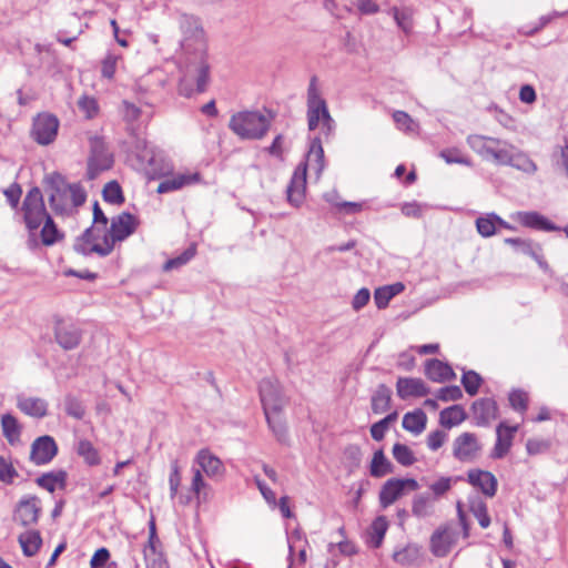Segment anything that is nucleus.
<instances>
[{
    "mask_svg": "<svg viewBox=\"0 0 568 568\" xmlns=\"http://www.w3.org/2000/svg\"><path fill=\"white\" fill-rule=\"evenodd\" d=\"M175 20L182 34L181 45L185 47L190 40H194L197 44V52L187 59L185 73L180 82V93L190 97L194 91L201 93L206 90L210 80V63L203 29L197 19L186 13H179Z\"/></svg>",
    "mask_w": 568,
    "mask_h": 568,
    "instance_id": "nucleus-1",
    "label": "nucleus"
},
{
    "mask_svg": "<svg viewBox=\"0 0 568 568\" xmlns=\"http://www.w3.org/2000/svg\"><path fill=\"white\" fill-rule=\"evenodd\" d=\"M139 225L138 219L126 212L111 219L110 229L100 232L98 229H88L74 243L77 252L84 255L97 253L100 256L109 255L118 242H122L133 234Z\"/></svg>",
    "mask_w": 568,
    "mask_h": 568,
    "instance_id": "nucleus-2",
    "label": "nucleus"
},
{
    "mask_svg": "<svg viewBox=\"0 0 568 568\" xmlns=\"http://www.w3.org/2000/svg\"><path fill=\"white\" fill-rule=\"evenodd\" d=\"M467 144L484 160L493 161L498 165H506L510 162L514 145L505 140L471 134L467 138Z\"/></svg>",
    "mask_w": 568,
    "mask_h": 568,
    "instance_id": "nucleus-3",
    "label": "nucleus"
},
{
    "mask_svg": "<svg viewBox=\"0 0 568 568\" xmlns=\"http://www.w3.org/2000/svg\"><path fill=\"white\" fill-rule=\"evenodd\" d=\"M229 128L243 140H258L268 131L270 120L257 111H241L231 116Z\"/></svg>",
    "mask_w": 568,
    "mask_h": 568,
    "instance_id": "nucleus-4",
    "label": "nucleus"
},
{
    "mask_svg": "<svg viewBox=\"0 0 568 568\" xmlns=\"http://www.w3.org/2000/svg\"><path fill=\"white\" fill-rule=\"evenodd\" d=\"M87 195L79 184L61 183L49 195L50 206L58 215H71L85 202Z\"/></svg>",
    "mask_w": 568,
    "mask_h": 568,
    "instance_id": "nucleus-5",
    "label": "nucleus"
},
{
    "mask_svg": "<svg viewBox=\"0 0 568 568\" xmlns=\"http://www.w3.org/2000/svg\"><path fill=\"white\" fill-rule=\"evenodd\" d=\"M307 121L311 131L315 130L320 122H323L327 133H331L334 129V120L328 112L325 100L322 98L316 78L311 79L307 89Z\"/></svg>",
    "mask_w": 568,
    "mask_h": 568,
    "instance_id": "nucleus-6",
    "label": "nucleus"
},
{
    "mask_svg": "<svg viewBox=\"0 0 568 568\" xmlns=\"http://www.w3.org/2000/svg\"><path fill=\"white\" fill-rule=\"evenodd\" d=\"M21 214L26 227L31 234L50 216L39 187H32L26 194L21 206Z\"/></svg>",
    "mask_w": 568,
    "mask_h": 568,
    "instance_id": "nucleus-7",
    "label": "nucleus"
},
{
    "mask_svg": "<svg viewBox=\"0 0 568 568\" xmlns=\"http://www.w3.org/2000/svg\"><path fill=\"white\" fill-rule=\"evenodd\" d=\"M484 445L475 433L464 432L452 444V454L460 463H474L483 454Z\"/></svg>",
    "mask_w": 568,
    "mask_h": 568,
    "instance_id": "nucleus-8",
    "label": "nucleus"
},
{
    "mask_svg": "<svg viewBox=\"0 0 568 568\" xmlns=\"http://www.w3.org/2000/svg\"><path fill=\"white\" fill-rule=\"evenodd\" d=\"M113 159L108 152L104 141L100 136L90 138V156L88 161V176L95 179L102 171L112 166Z\"/></svg>",
    "mask_w": 568,
    "mask_h": 568,
    "instance_id": "nucleus-9",
    "label": "nucleus"
},
{
    "mask_svg": "<svg viewBox=\"0 0 568 568\" xmlns=\"http://www.w3.org/2000/svg\"><path fill=\"white\" fill-rule=\"evenodd\" d=\"M260 397L264 414L282 412L286 404L281 385L272 378L261 381Z\"/></svg>",
    "mask_w": 568,
    "mask_h": 568,
    "instance_id": "nucleus-10",
    "label": "nucleus"
},
{
    "mask_svg": "<svg viewBox=\"0 0 568 568\" xmlns=\"http://www.w3.org/2000/svg\"><path fill=\"white\" fill-rule=\"evenodd\" d=\"M58 129L59 120L57 116L50 113H41L33 121L32 136L39 144L48 145L55 140Z\"/></svg>",
    "mask_w": 568,
    "mask_h": 568,
    "instance_id": "nucleus-11",
    "label": "nucleus"
},
{
    "mask_svg": "<svg viewBox=\"0 0 568 568\" xmlns=\"http://www.w3.org/2000/svg\"><path fill=\"white\" fill-rule=\"evenodd\" d=\"M417 488L418 483L412 478L388 479L381 489L379 503L384 508H386L394 504L398 498H400L404 495L405 490H416Z\"/></svg>",
    "mask_w": 568,
    "mask_h": 568,
    "instance_id": "nucleus-12",
    "label": "nucleus"
},
{
    "mask_svg": "<svg viewBox=\"0 0 568 568\" xmlns=\"http://www.w3.org/2000/svg\"><path fill=\"white\" fill-rule=\"evenodd\" d=\"M54 338L60 347L71 351L80 345L82 332L71 322L58 320L54 325Z\"/></svg>",
    "mask_w": 568,
    "mask_h": 568,
    "instance_id": "nucleus-13",
    "label": "nucleus"
},
{
    "mask_svg": "<svg viewBox=\"0 0 568 568\" xmlns=\"http://www.w3.org/2000/svg\"><path fill=\"white\" fill-rule=\"evenodd\" d=\"M467 483L487 498H493L498 489L496 476L480 468H473L467 471Z\"/></svg>",
    "mask_w": 568,
    "mask_h": 568,
    "instance_id": "nucleus-14",
    "label": "nucleus"
},
{
    "mask_svg": "<svg viewBox=\"0 0 568 568\" xmlns=\"http://www.w3.org/2000/svg\"><path fill=\"white\" fill-rule=\"evenodd\" d=\"M518 430V425L509 426L505 422H501L496 428V443L491 450L490 457L494 459L504 458L513 446V440L516 432Z\"/></svg>",
    "mask_w": 568,
    "mask_h": 568,
    "instance_id": "nucleus-15",
    "label": "nucleus"
},
{
    "mask_svg": "<svg viewBox=\"0 0 568 568\" xmlns=\"http://www.w3.org/2000/svg\"><path fill=\"white\" fill-rule=\"evenodd\" d=\"M459 532L450 527L435 531L430 539L432 552L437 557L446 556L458 540Z\"/></svg>",
    "mask_w": 568,
    "mask_h": 568,
    "instance_id": "nucleus-16",
    "label": "nucleus"
},
{
    "mask_svg": "<svg viewBox=\"0 0 568 568\" xmlns=\"http://www.w3.org/2000/svg\"><path fill=\"white\" fill-rule=\"evenodd\" d=\"M201 181V175L196 171H184L175 173L164 179L158 185V193H168L181 190L185 186L197 184Z\"/></svg>",
    "mask_w": 568,
    "mask_h": 568,
    "instance_id": "nucleus-17",
    "label": "nucleus"
},
{
    "mask_svg": "<svg viewBox=\"0 0 568 568\" xmlns=\"http://www.w3.org/2000/svg\"><path fill=\"white\" fill-rule=\"evenodd\" d=\"M305 191H306V166L305 165H297L295 169L291 182L287 186L286 193H287V201L298 207L304 199H305Z\"/></svg>",
    "mask_w": 568,
    "mask_h": 568,
    "instance_id": "nucleus-18",
    "label": "nucleus"
},
{
    "mask_svg": "<svg viewBox=\"0 0 568 568\" xmlns=\"http://www.w3.org/2000/svg\"><path fill=\"white\" fill-rule=\"evenodd\" d=\"M58 452L54 439L50 436L37 438L31 446V460L37 465L49 463Z\"/></svg>",
    "mask_w": 568,
    "mask_h": 568,
    "instance_id": "nucleus-19",
    "label": "nucleus"
},
{
    "mask_svg": "<svg viewBox=\"0 0 568 568\" xmlns=\"http://www.w3.org/2000/svg\"><path fill=\"white\" fill-rule=\"evenodd\" d=\"M17 407L26 415L33 418H43L48 415V402L36 396L19 394L16 397Z\"/></svg>",
    "mask_w": 568,
    "mask_h": 568,
    "instance_id": "nucleus-20",
    "label": "nucleus"
},
{
    "mask_svg": "<svg viewBox=\"0 0 568 568\" xmlns=\"http://www.w3.org/2000/svg\"><path fill=\"white\" fill-rule=\"evenodd\" d=\"M471 408L478 426H487L498 416L497 403L491 398H480L473 404Z\"/></svg>",
    "mask_w": 568,
    "mask_h": 568,
    "instance_id": "nucleus-21",
    "label": "nucleus"
},
{
    "mask_svg": "<svg viewBox=\"0 0 568 568\" xmlns=\"http://www.w3.org/2000/svg\"><path fill=\"white\" fill-rule=\"evenodd\" d=\"M40 501L37 497H30L19 503L16 513L14 520L22 526H29L36 524L40 514Z\"/></svg>",
    "mask_w": 568,
    "mask_h": 568,
    "instance_id": "nucleus-22",
    "label": "nucleus"
},
{
    "mask_svg": "<svg viewBox=\"0 0 568 568\" xmlns=\"http://www.w3.org/2000/svg\"><path fill=\"white\" fill-rule=\"evenodd\" d=\"M397 395L402 399L422 397L429 393L428 387L420 378L400 377L396 383Z\"/></svg>",
    "mask_w": 568,
    "mask_h": 568,
    "instance_id": "nucleus-23",
    "label": "nucleus"
},
{
    "mask_svg": "<svg viewBox=\"0 0 568 568\" xmlns=\"http://www.w3.org/2000/svg\"><path fill=\"white\" fill-rule=\"evenodd\" d=\"M200 466V470L204 471L211 478L221 477L224 474V466L219 457L213 455L209 449H201L195 458Z\"/></svg>",
    "mask_w": 568,
    "mask_h": 568,
    "instance_id": "nucleus-24",
    "label": "nucleus"
},
{
    "mask_svg": "<svg viewBox=\"0 0 568 568\" xmlns=\"http://www.w3.org/2000/svg\"><path fill=\"white\" fill-rule=\"evenodd\" d=\"M298 165H305L306 171L311 170L314 171L316 175V180L320 179L325 163H324V150L322 148V144L320 140H314L311 144L310 151L306 156V161L300 163Z\"/></svg>",
    "mask_w": 568,
    "mask_h": 568,
    "instance_id": "nucleus-25",
    "label": "nucleus"
},
{
    "mask_svg": "<svg viewBox=\"0 0 568 568\" xmlns=\"http://www.w3.org/2000/svg\"><path fill=\"white\" fill-rule=\"evenodd\" d=\"M516 221L521 225L542 230V231H557L559 230L556 225L549 222L545 216L537 212H518L516 214Z\"/></svg>",
    "mask_w": 568,
    "mask_h": 568,
    "instance_id": "nucleus-26",
    "label": "nucleus"
},
{
    "mask_svg": "<svg viewBox=\"0 0 568 568\" xmlns=\"http://www.w3.org/2000/svg\"><path fill=\"white\" fill-rule=\"evenodd\" d=\"M425 373L434 382H446L456 377L453 368L439 359H429L426 363Z\"/></svg>",
    "mask_w": 568,
    "mask_h": 568,
    "instance_id": "nucleus-27",
    "label": "nucleus"
},
{
    "mask_svg": "<svg viewBox=\"0 0 568 568\" xmlns=\"http://www.w3.org/2000/svg\"><path fill=\"white\" fill-rule=\"evenodd\" d=\"M138 158L141 162L139 169L143 170L148 175L154 176L164 174L163 170L158 165L159 159L154 150L144 146L142 153L138 154Z\"/></svg>",
    "mask_w": 568,
    "mask_h": 568,
    "instance_id": "nucleus-28",
    "label": "nucleus"
},
{
    "mask_svg": "<svg viewBox=\"0 0 568 568\" xmlns=\"http://www.w3.org/2000/svg\"><path fill=\"white\" fill-rule=\"evenodd\" d=\"M468 510L476 517L481 528H488L490 517L487 513V505L478 495L468 498Z\"/></svg>",
    "mask_w": 568,
    "mask_h": 568,
    "instance_id": "nucleus-29",
    "label": "nucleus"
},
{
    "mask_svg": "<svg viewBox=\"0 0 568 568\" xmlns=\"http://www.w3.org/2000/svg\"><path fill=\"white\" fill-rule=\"evenodd\" d=\"M1 428L2 434L6 439L11 444H16L20 440L21 436V425L18 422L17 417L11 414H4L1 417Z\"/></svg>",
    "mask_w": 568,
    "mask_h": 568,
    "instance_id": "nucleus-30",
    "label": "nucleus"
},
{
    "mask_svg": "<svg viewBox=\"0 0 568 568\" xmlns=\"http://www.w3.org/2000/svg\"><path fill=\"white\" fill-rule=\"evenodd\" d=\"M387 13L394 18L397 27L405 33L412 30L414 11L410 7H392Z\"/></svg>",
    "mask_w": 568,
    "mask_h": 568,
    "instance_id": "nucleus-31",
    "label": "nucleus"
},
{
    "mask_svg": "<svg viewBox=\"0 0 568 568\" xmlns=\"http://www.w3.org/2000/svg\"><path fill=\"white\" fill-rule=\"evenodd\" d=\"M427 416L422 409L406 413L403 417V427L415 435L420 434L426 427Z\"/></svg>",
    "mask_w": 568,
    "mask_h": 568,
    "instance_id": "nucleus-32",
    "label": "nucleus"
},
{
    "mask_svg": "<svg viewBox=\"0 0 568 568\" xmlns=\"http://www.w3.org/2000/svg\"><path fill=\"white\" fill-rule=\"evenodd\" d=\"M388 528V521L386 517L379 516L377 517L371 525L368 530V542L372 547L378 548L384 539V536Z\"/></svg>",
    "mask_w": 568,
    "mask_h": 568,
    "instance_id": "nucleus-33",
    "label": "nucleus"
},
{
    "mask_svg": "<svg viewBox=\"0 0 568 568\" xmlns=\"http://www.w3.org/2000/svg\"><path fill=\"white\" fill-rule=\"evenodd\" d=\"M465 410L459 405H453L440 412V424L447 428L459 425L465 420Z\"/></svg>",
    "mask_w": 568,
    "mask_h": 568,
    "instance_id": "nucleus-34",
    "label": "nucleus"
},
{
    "mask_svg": "<svg viewBox=\"0 0 568 568\" xmlns=\"http://www.w3.org/2000/svg\"><path fill=\"white\" fill-rule=\"evenodd\" d=\"M510 162L507 165L514 166L525 173L532 174L537 171L535 162L524 152L518 150L515 145L510 155Z\"/></svg>",
    "mask_w": 568,
    "mask_h": 568,
    "instance_id": "nucleus-35",
    "label": "nucleus"
},
{
    "mask_svg": "<svg viewBox=\"0 0 568 568\" xmlns=\"http://www.w3.org/2000/svg\"><path fill=\"white\" fill-rule=\"evenodd\" d=\"M19 542L26 556H33L39 550L42 539L37 530H28L19 536Z\"/></svg>",
    "mask_w": 568,
    "mask_h": 568,
    "instance_id": "nucleus-36",
    "label": "nucleus"
},
{
    "mask_svg": "<svg viewBox=\"0 0 568 568\" xmlns=\"http://www.w3.org/2000/svg\"><path fill=\"white\" fill-rule=\"evenodd\" d=\"M392 470L393 466L390 462L385 457L383 450L375 452L369 466L371 475L373 477L379 478L392 473Z\"/></svg>",
    "mask_w": 568,
    "mask_h": 568,
    "instance_id": "nucleus-37",
    "label": "nucleus"
},
{
    "mask_svg": "<svg viewBox=\"0 0 568 568\" xmlns=\"http://www.w3.org/2000/svg\"><path fill=\"white\" fill-rule=\"evenodd\" d=\"M143 555L146 568H169L163 557L161 546H144Z\"/></svg>",
    "mask_w": 568,
    "mask_h": 568,
    "instance_id": "nucleus-38",
    "label": "nucleus"
},
{
    "mask_svg": "<svg viewBox=\"0 0 568 568\" xmlns=\"http://www.w3.org/2000/svg\"><path fill=\"white\" fill-rule=\"evenodd\" d=\"M77 453L89 466H97L101 462L98 449L88 439L79 440Z\"/></svg>",
    "mask_w": 568,
    "mask_h": 568,
    "instance_id": "nucleus-39",
    "label": "nucleus"
},
{
    "mask_svg": "<svg viewBox=\"0 0 568 568\" xmlns=\"http://www.w3.org/2000/svg\"><path fill=\"white\" fill-rule=\"evenodd\" d=\"M390 389L385 385H379L372 397V409L375 414L386 412L390 403Z\"/></svg>",
    "mask_w": 568,
    "mask_h": 568,
    "instance_id": "nucleus-40",
    "label": "nucleus"
},
{
    "mask_svg": "<svg viewBox=\"0 0 568 568\" xmlns=\"http://www.w3.org/2000/svg\"><path fill=\"white\" fill-rule=\"evenodd\" d=\"M419 557L420 548L416 545H408L393 554L394 561L402 566L413 565L419 559Z\"/></svg>",
    "mask_w": 568,
    "mask_h": 568,
    "instance_id": "nucleus-41",
    "label": "nucleus"
},
{
    "mask_svg": "<svg viewBox=\"0 0 568 568\" xmlns=\"http://www.w3.org/2000/svg\"><path fill=\"white\" fill-rule=\"evenodd\" d=\"M288 541V550L290 557L293 556L295 549L298 548V561L301 564H305L307 560V554L305 546L307 545V540L304 539L298 530H295L287 538Z\"/></svg>",
    "mask_w": 568,
    "mask_h": 568,
    "instance_id": "nucleus-42",
    "label": "nucleus"
},
{
    "mask_svg": "<svg viewBox=\"0 0 568 568\" xmlns=\"http://www.w3.org/2000/svg\"><path fill=\"white\" fill-rule=\"evenodd\" d=\"M434 500L429 495H418L413 501L412 511L417 517H427L433 513Z\"/></svg>",
    "mask_w": 568,
    "mask_h": 568,
    "instance_id": "nucleus-43",
    "label": "nucleus"
},
{
    "mask_svg": "<svg viewBox=\"0 0 568 568\" xmlns=\"http://www.w3.org/2000/svg\"><path fill=\"white\" fill-rule=\"evenodd\" d=\"M268 424V427L278 440H284L286 436V424L283 418L282 412L264 414Z\"/></svg>",
    "mask_w": 568,
    "mask_h": 568,
    "instance_id": "nucleus-44",
    "label": "nucleus"
},
{
    "mask_svg": "<svg viewBox=\"0 0 568 568\" xmlns=\"http://www.w3.org/2000/svg\"><path fill=\"white\" fill-rule=\"evenodd\" d=\"M42 224L43 226L41 230V242L43 245H53L62 237L51 216L44 220Z\"/></svg>",
    "mask_w": 568,
    "mask_h": 568,
    "instance_id": "nucleus-45",
    "label": "nucleus"
},
{
    "mask_svg": "<svg viewBox=\"0 0 568 568\" xmlns=\"http://www.w3.org/2000/svg\"><path fill=\"white\" fill-rule=\"evenodd\" d=\"M65 474L60 471L58 474H45L38 478V484L42 488L47 489L50 493H53L57 487H62L64 485Z\"/></svg>",
    "mask_w": 568,
    "mask_h": 568,
    "instance_id": "nucleus-46",
    "label": "nucleus"
},
{
    "mask_svg": "<svg viewBox=\"0 0 568 568\" xmlns=\"http://www.w3.org/2000/svg\"><path fill=\"white\" fill-rule=\"evenodd\" d=\"M393 120L399 130L408 133L417 132L418 124L410 118V115L404 111H395L393 113Z\"/></svg>",
    "mask_w": 568,
    "mask_h": 568,
    "instance_id": "nucleus-47",
    "label": "nucleus"
},
{
    "mask_svg": "<svg viewBox=\"0 0 568 568\" xmlns=\"http://www.w3.org/2000/svg\"><path fill=\"white\" fill-rule=\"evenodd\" d=\"M496 214H487L486 216H480L476 220V227L478 233L481 236L489 237L496 232Z\"/></svg>",
    "mask_w": 568,
    "mask_h": 568,
    "instance_id": "nucleus-48",
    "label": "nucleus"
},
{
    "mask_svg": "<svg viewBox=\"0 0 568 568\" xmlns=\"http://www.w3.org/2000/svg\"><path fill=\"white\" fill-rule=\"evenodd\" d=\"M393 456L403 466H410L415 462L412 449L404 444L396 443L393 446Z\"/></svg>",
    "mask_w": 568,
    "mask_h": 568,
    "instance_id": "nucleus-49",
    "label": "nucleus"
},
{
    "mask_svg": "<svg viewBox=\"0 0 568 568\" xmlns=\"http://www.w3.org/2000/svg\"><path fill=\"white\" fill-rule=\"evenodd\" d=\"M462 384L468 395L474 396L478 393L481 384V377L474 371H467L463 374Z\"/></svg>",
    "mask_w": 568,
    "mask_h": 568,
    "instance_id": "nucleus-50",
    "label": "nucleus"
},
{
    "mask_svg": "<svg viewBox=\"0 0 568 568\" xmlns=\"http://www.w3.org/2000/svg\"><path fill=\"white\" fill-rule=\"evenodd\" d=\"M509 404L513 409L525 413L528 408V394L521 389H514L508 396Z\"/></svg>",
    "mask_w": 568,
    "mask_h": 568,
    "instance_id": "nucleus-51",
    "label": "nucleus"
},
{
    "mask_svg": "<svg viewBox=\"0 0 568 568\" xmlns=\"http://www.w3.org/2000/svg\"><path fill=\"white\" fill-rule=\"evenodd\" d=\"M122 59L121 54L108 53L106 57L102 60L101 64V73L103 78L109 80L113 79L118 62Z\"/></svg>",
    "mask_w": 568,
    "mask_h": 568,
    "instance_id": "nucleus-52",
    "label": "nucleus"
},
{
    "mask_svg": "<svg viewBox=\"0 0 568 568\" xmlns=\"http://www.w3.org/2000/svg\"><path fill=\"white\" fill-rule=\"evenodd\" d=\"M103 199L111 204L123 202V195L120 185L116 182H109L103 189Z\"/></svg>",
    "mask_w": 568,
    "mask_h": 568,
    "instance_id": "nucleus-53",
    "label": "nucleus"
},
{
    "mask_svg": "<svg viewBox=\"0 0 568 568\" xmlns=\"http://www.w3.org/2000/svg\"><path fill=\"white\" fill-rule=\"evenodd\" d=\"M78 108L88 119L97 115L99 111L98 102L93 97L83 95L78 101Z\"/></svg>",
    "mask_w": 568,
    "mask_h": 568,
    "instance_id": "nucleus-54",
    "label": "nucleus"
},
{
    "mask_svg": "<svg viewBox=\"0 0 568 568\" xmlns=\"http://www.w3.org/2000/svg\"><path fill=\"white\" fill-rule=\"evenodd\" d=\"M550 448V442L542 438H529L526 443L528 455H539L546 453Z\"/></svg>",
    "mask_w": 568,
    "mask_h": 568,
    "instance_id": "nucleus-55",
    "label": "nucleus"
},
{
    "mask_svg": "<svg viewBox=\"0 0 568 568\" xmlns=\"http://www.w3.org/2000/svg\"><path fill=\"white\" fill-rule=\"evenodd\" d=\"M18 476L17 470L14 469L11 462L7 458L0 456V480L6 484L13 483L14 478Z\"/></svg>",
    "mask_w": 568,
    "mask_h": 568,
    "instance_id": "nucleus-56",
    "label": "nucleus"
},
{
    "mask_svg": "<svg viewBox=\"0 0 568 568\" xmlns=\"http://www.w3.org/2000/svg\"><path fill=\"white\" fill-rule=\"evenodd\" d=\"M440 158L448 164L458 163L470 165V161L465 158L458 149H446L439 153Z\"/></svg>",
    "mask_w": 568,
    "mask_h": 568,
    "instance_id": "nucleus-57",
    "label": "nucleus"
},
{
    "mask_svg": "<svg viewBox=\"0 0 568 568\" xmlns=\"http://www.w3.org/2000/svg\"><path fill=\"white\" fill-rule=\"evenodd\" d=\"M396 418V414H390L388 416H386L385 418H383L382 420L375 423L372 427H371V435L372 437L375 439V440H382L385 436V433L388 428V425L392 420H394Z\"/></svg>",
    "mask_w": 568,
    "mask_h": 568,
    "instance_id": "nucleus-58",
    "label": "nucleus"
},
{
    "mask_svg": "<svg viewBox=\"0 0 568 568\" xmlns=\"http://www.w3.org/2000/svg\"><path fill=\"white\" fill-rule=\"evenodd\" d=\"M462 397L463 392L457 385L443 387L436 394V398L443 402H454L460 399Z\"/></svg>",
    "mask_w": 568,
    "mask_h": 568,
    "instance_id": "nucleus-59",
    "label": "nucleus"
},
{
    "mask_svg": "<svg viewBox=\"0 0 568 568\" xmlns=\"http://www.w3.org/2000/svg\"><path fill=\"white\" fill-rule=\"evenodd\" d=\"M194 255H195V248L189 247L178 257L169 260L164 265V270L170 271L173 268H178V267L186 264Z\"/></svg>",
    "mask_w": 568,
    "mask_h": 568,
    "instance_id": "nucleus-60",
    "label": "nucleus"
},
{
    "mask_svg": "<svg viewBox=\"0 0 568 568\" xmlns=\"http://www.w3.org/2000/svg\"><path fill=\"white\" fill-rule=\"evenodd\" d=\"M169 485H170V496H171V499H173L176 496L179 487L181 485V474H180V467L178 465V462H173L171 464Z\"/></svg>",
    "mask_w": 568,
    "mask_h": 568,
    "instance_id": "nucleus-61",
    "label": "nucleus"
},
{
    "mask_svg": "<svg viewBox=\"0 0 568 568\" xmlns=\"http://www.w3.org/2000/svg\"><path fill=\"white\" fill-rule=\"evenodd\" d=\"M65 412L77 419H81L84 416V408L79 400L74 397L65 398Z\"/></svg>",
    "mask_w": 568,
    "mask_h": 568,
    "instance_id": "nucleus-62",
    "label": "nucleus"
},
{
    "mask_svg": "<svg viewBox=\"0 0 568 568\" xmlns=\"http://www.w3.org/2000/svg\"><path fill=\"white\" fill-rule=\"evenodd\" d=\"M402 213L407 217L418 219L422 216L424 206L418 202H406L400 205Z\"/></svg>",
    "mask_w": 568,
    "mask_h": 568,
    "instance_id": "nucleus-63",
    "label": "nucleus"
},
{
    "mask_svg": "<svg viewBox=\"0 0 568 568\" xmlns=\"http://www.w3.org/2000/svg\"><path fill=\"white\" fill-rule=\"evenodd\" d=\"M109 558H110L109 550L106 548H100L93 554V556L90 560V566H91V568H104Z\"/></svg>",
    "mask_w": 568,
    "mask_h": 568,
    "instance_id": "nucleus-64",
    "label": "nucleus"
}]
</instances>
